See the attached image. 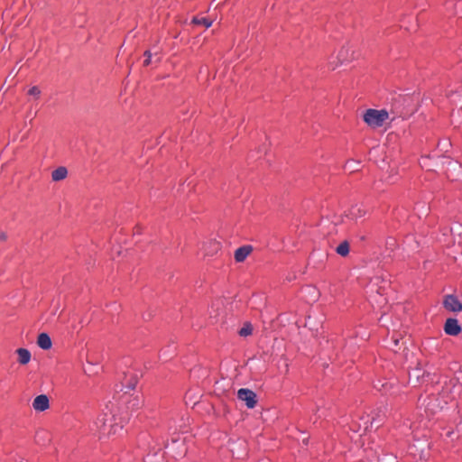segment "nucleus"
<instances>
[{
    "label": "nucleus",
    "instance_id": "nucleus-3",
    "mask_svg": "<svg viewBox=\"0 0 462 462\" xmlns=\"http://www.w3.org/2000/svg\"><path fill=\"white\" fill-rule=\"evenodd\" d=\"M444 307L449 311L459 312L462 311V303L454 295H447L443 300Z\"/></svg>",
    "mask_w": 462,
    "mask_h": 462
},
{
    "label": "nucleus",
    "instance_id": "nucleus-15",
    "mask_svg": "<svg viewBox=\"0 0 462 462\" xmlns=\"http://www.w3.org/2000/svg\"><path fill=\"white\" fill-rule=\"evenodd\" d=\"M192 23L197 25H203L206 28L210 27L212 24V21L206 17H201V18L194 17L192 20Z\"/></svg>",
    "mask_w": 462,
    "mask_h": 462
},
{
    "label": "nucleus",
    "instance_id": "nucleus-21",
    "mask_svg": "<svg viewBox=\"0 0 462 462\" xmlns=\"http://www.w3.org/2000/svg\"><path fill=\"white\" fill-rule=\"evenodd\" d=\"M354 162H348L346 165V168H348L351 171H356V169L354 167Z\"/></svg>",
    "mask_w": 462,
    "mask_h": 462
},
{
    "label": "nucleus",
    "instance_id": "nucleus-24",
    "mask_svg": "<svg viewBox=\"0 0 462 462\" xmlns=\"http://www.w3.org/2000/svg\"><path fill=\"white\" fill-rule=\"evenodd\" d=\"M155 56H156V60H155V61H156V62H159V61H160V60H161L160 56H159L157 53H155Z\"/></svg>",
    "mask_w": 462,
    "mask_h": 462
},
{
    "label": "nucleus",
    "instance_id": "nucleus-23",
    "mask_svg": "<svg viewBox=\"0 0 462 462\" xmlns=\"http://www.w3.org/2000/svg\"><path fill=\"white\" fill-rule=\"evenodd\" d=\"M393 342L395 346H398L399 344V338L398 337H395L394 336L393 337Z\"/></svg>",
    "mask_w": 462,
    "mask_h": 462
},
{
    "label": "nucleus",
    "instance_id": "nucleus-8",
    "mask_svg": "<svg viewBox=\"0 0 462 462\" xmlns=\"http://www.w3.org/2000/svg\"><path fill=\"white\" fill-rule=\"evenodd\" d=\"M253 248L251 245H244L237 248L235 251V260L237 263H242L245 260V258L251 254Z\"/></svg>",
    "mask_w": 462,
    "mask_h": 462
},
{
    "label": "nucleus",
    "instance_id": "nucleus-1",
    "mask_svg": "<svg viewBox=\"0 0 462 462\" xmlns=\"http://www.w3.org/2000/svg\"><path fill=\"white\" fill-rule=\"evenodd\" d=\"M143 397L141 394H128L125 393L121 396V409H125V411H134L140 409L143 405Z\"/></svg>",
    "mask_w": 462,
    "mask_h": 462
},
{
    "label": "nucleus",
    "instance_id": "nucleus-4",
    "mask_svg": "<svg viewBox=\"0 0 462 462\" xmlns=\"http://www.w3.org/2000/svg\"><path fill=\"white\" fill-rule=\"evenodd\" d=\"M388 118L389 117H364V120L366 125L373 129L382 128L385 130L389 125V122H387Z\"/></svg>",
    "mask_w": 462,
    "mask_h": 462
},
{
    "label": "nucleus",
    "instance_id": "nucleus-25",
    "mask_svg": "<svg viewBox=\"0 0 462 462\" xmlns=\"http://www.w3.org/2000/svg\"><path fill=\"white\" fill-rule=\"evenodd\" d=\"M5 237H6V236H5V234L0 235V238H1L2 240H5Z\"/></svg>",
    "mask_w": 462,
    "mask_h": 462
},
{
    "label": "nucleus",
    "instance_id": "nucleus-22",
    "mask_svg": "<svg viewBox=\"0 0 462 462\" xmlns=\"http://www.w3.org/2000/svg\"><path fill=\"white\" fill-rule=\"evenodd\" d=\"M420 369H416L413 371L412 374H411V376H414L416 379H419L420 378Z\"/></svg>",
    "mask_w": 462,
    "mask_h": 462
},
{
    "label": "nucleus",
    "instance_id": "nucleus-13",
    "mask_svg": "<svg viewBox=\"0 0 462 462\" xmlns=\"http://www.w3.org/2000/svg\"><path fill=\"white\" fill-rule=\"evenodd\" d=\"M360 116H389V112L386 109L376 110L368 108L362 111Z\"/></svg>",
    "mask_w": 462,
    "mask_h": 462
},
{
    "label": "nucleus",
    "instance_id": "nucleus-2",
    "mask_svg": "<svg viewBox=\"0 0 462 462\" xmlns=\"http://www.w3.org/2000/svg\"><path fill=\"white\" fill-rule=\"evenodd\" d=\"M237 398L245 402L249 409L254 408L257 402L255 393L246 388L238 390Z\"/></svg>",
    "mask_w": 462,
    "mask_h": 462
},
{
    "label": "nucleus",
    "instance_id": "nucleus-18",
    "mask_svg": "<svg viewBox=\"0 0 462 462\" xmlns=\"http://www.w3.org/2000/svg\"><path fill=\"white\" fill-rule=\"evenodd\" d=\"M253 332V327L250 323H245L244 327L239 330V335L241 337H247L251 335Z\"/></svg>",
    "mask_w": 462,
    "mask_h": 462
},
{
    "label": "nucleus",
    "instance_id": "nucleus-14",
    "mask_svg": "<svg viewBox=\"0 0 462 462\" xmlns=\"http://www.w3.org/2000/svg\"><path fill=\"white\" fill-rule=\"evenodd\" d=\"M336 252L341 256H346L349 254V243L343 241L337 245Z\"/></svg>",
    "mask_w": 462,
    "mask_h": 462
},
{
    "label": "nucleus",
    "instance_id": "nucleus-12",
    "mask_svg": "<svg viewBox=\"0 0 462 462\" xmlns=\"http://www.w3.org/2000/svg\"><path fill=\"white\" fill-rule=\"evenodd\" d=\"M16 353L18 355V362L21 365H27L31 360V353L26 348H18L16 350Z\"/></svg>",
    "mask_w": 462,
    "mask_h": 462
},
{
    "label": "nucleus",
    "instance_id": "nucleus-11",
    "mask_svg": "<svg viewBox=\"0 0 462 462\" xmlns=\"http://www.w3.org/2000/svg\"><path fill=\"white\" fill-rule=\"evenodd\" d=\"M366 214V211L361 206H353L349 210L347 217L351 219L356 220Z\"/></svg>",
    "mask_w": 462,
    "mask_h": 462
},
{
    "label": "nucleus",
    "instance_id": "nucleus-10",
    "mask_svg": "<svg viewBox=\"0 0 462 462\" xmlns=\"http://www.w3.org/2000/svg\"><path fill=\"white\" fill-rule=\"evenodd\" d=\"M68 176V170L64 166H60L51 172V180L53 181H60Z\"/></svg>",
    "mask_w": 462,
    "mask_h": 462
},
{
    "label": "nucleus",
    "instance_id": "nucleus-9",
    "mask_svg": "<svg viewBox=\"0 0 462 462\" xmlns=\"http://www.w3.org/2000/svg\"><path fill=\"white\" fill-rule=\"evenodd\" d=\"M37 345L43 350H49L52 346L50 336L47 333L39 334L37 338Z\"/></svg>",
    "mask_w": 462,
    "mask_h": 462
},
{
    "label": "nucleus",
    "instance_id": "nucleus-16",
    "mask_svg": "<svg viewBox=\"0 0 462 462\" xmlns=\"http://www.w3.org/2000/svg\"><path fill=\"white\" fill-rule=\"evenodd\" d=\"M137 382H138V377L137 375H134V376H131L129 379H127L126 377L125 378V382L123 383L124 385L129 389V390H133L134 389V387L136 386L137 384Z\"/></svg>",
    "mask_w": 462,
    "mask_h": 462
},
{
    "label": "nucleus",
    "instance_id": "nucleus-5",
    "mask_svg": "<svg viewBox=\"0 0 462 462\" xmlns=\"http://www.w3.org/2000/svg\"><path fill=\"white\" fill-rule=\"evenodd\" d=\"M444 331L449 336H457L461 332V327L457 319H448L444 325Z\"/></svg>",
    "mask_w": 462,
    "mask_h": 462
},
{
    "label": "nucleus",
    "instance_id": "nucleus-6",
    "mask_svg": "<svg viewBox=\"0 0 462 462\" xmlns=\"http://www.w3.org/2000/svg\"><path fill=\"white\" fill-rule=\"evenodd\" d=\"M32 407L37 411H44L50 407L49 398L45 394H41L35 397L32 402Z\"/></svg>",
    "mask_w": 462,
    "mask_h": 462
},
{
    "label": "nucleus",
    "instance_id": "nucleus-19",
    "mask_svg": "<svg viewBox=\"0 0 462 462\" xmlns=\"http://www.w3.org/2000/svg\"><path fill=\"white\" fill-rule=\"evenodd\" d=\"M376 297H377L376 295L371 296L370 297V300L372 302L377 303L379 307H381L383 304L385 303V299L384 298H382V296H379V299L377 300V299H375Z\"/></svg>",
    "mask_w": 462,
    "mask_h": 462
},
{
    "label": "nucleus",
    "instance_id": "nucleus-17",
    "mask_svg": "<svg viewBox=\"0 0 462 462\" xmlns=\"http://www.w3.org/2000/svg\"><path fill=\"white\" fill-rule=\"evenodd\" d=\"M42 94V90L38 86L30 88L27 91V95L34 99H38Z\"/></svg>",
    "mask_w": 462,
    "mask_h": 462
},
{
    "label": "nucleus",
    "instance_id": "nucleus-26",
    "mask_svg": "<svg viewBox=\"0 0 462 462\" xmlns=\"http://www.w3.org/2000/svg\"><path fill=\"white\" fill-rule=\"evenodd\" d=\"M462 5V2H459L457 5H456V8H458Z\"/></svg>",
    "mask_w": 462,
    "mask_h": 462
},
{
    "label": "nucleus",
    "instance_id": "nucleus-7",
    "mask_svg": "<svg viewBox=\"0 0 462 462\" xmlns=\"http://www.w3.org/2000/svg\"><path fill=\"white\" fill-rule=\"evenodd\" d=\"M337 59L340 63L350 61L355 59L354 51L348 45L343 46L337 53Z\"/></svg>",
    "mask_w": 462,
    "mask_h": 462
},
{
    "label": "nucleus",
    "instance_id": "nucleus-20",
    "mask_svg": "<svg viewBox=\"0 0 462 462\" xmlns=\"http://www.w3.org/2000/svg\"><path fill=\"white\" fill-rule=\"evenodd\" d=\"M144 55L146 56L145 60L143 61L144 66H149L152 63V53L150 51H146L144 52Z\"/></svg>",
    "mask_w": 462,
    "mask_h": 462
},
{
    "label": "nucleus",
    "instance_id": "nucleus-27",
    "mask_svg": "<svg viewBox=\"0 0 462 462\" xmlns=\"http://www.w3.org/2000/svg\"><path fill=\"white\" fill-rule=\"evenodd\" d=\"M416 100L419 99V94L417 96L414 97Z\"/></svg>",
    "mask_w": 462,
    "mask_h": 462
}]
</instances>
